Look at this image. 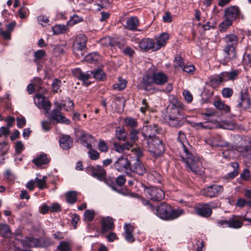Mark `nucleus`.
Returning <instances> with one entry per match:
<instances>
[{"label":"nucleus","mask_w":251,"mask_h":251,"mask_svg":"<svg viewBox=\"0 0 251 251\" xmlns=\"http://www.w3.org/2000/svg\"><path fill=\"white\" fill-rule=\"evenodd\" d=\"M177 140L180 144V156L185 163L186 167L196 174L198 173L200 171L201 163L198 155L191 152V147L188 144L185 134L179 132Z\"/></svg>","instance_id":"nucleus-1"},{"label":"nucleus","mask_w":251,"mask_h":251,"mask_svg":"<svg viewBox=\"0 0 251 251\" xmlns=\"http://www.w3.org/2000/svg\"><path fill=\"white\" fill-rule=\"evenodd\" d=\"M223 41L225 43L224 49L225 57L230 60L235 59L237 57L235 49L238 43V37L234 34H227L223 38Z\"/></svg>","instance_id":"nucleus-2"},{"label":"nucleus","mask_w":251,"mask_h":251,"mask_svg":"<svg viewBox=\"0 0 251 251\" xmlns=\"http://www.w3.org/2000/svg\"><path fill=\"white\" fill-rule=\"evenodd\" d=\"M240 73V71L238 70L223 72L219 75L213 76L210 78V82L213 87H217L222 83L236 79Z\"/></svg>","instance_id":"nucleus-3"},{"label":"nucleus","mask_w":251,"mask_h":251,"mask_svg":"<svg viewBox=\"0 0 251 251\" xmlns=\"http://www.w3.org/2000/svg\"><path fill=\"white\" fill-rule=\"evenodd\" d=\"M148 145L149 151L154 156H160L164 151V146L162 141L155 136L149 135Z\"/></svg>","instance_id":"nucleus-4"},{"label":"nucleus","mask_w":251,"mask_h":251,"mask_svg":"<svg viewBox=\"0 0 251 251\" xmlns=\"http://www.w3.org/2000/svg\"><path fill=\"white\" fill-rule=\"evenodd\" d=\"M237 141H239V143H237L235 146L236 150L242 153L244 157L245 161L247 162L248 160H251V145L250 142L240 136L237 137Z\"/></svg>","instance_id":"nucleus-5"},{"label":"nucleus","mask_w":251,"mask_h":251,"mask_svg":"<svg viewBox=\"0 0 251 251\" xmlns=\"http://www.w3.org/2000/svg\"><path fill=\"white\" fill-rule=\"evenodd\" d=\"M182 103L176 100V103L170 104L167 108V115L166 119L170 120H176L181 115V110L180 108L182 107Z\"/></svg>","instance_id":"nucleus-6"},{"label":"nucleus","mask_w":251,"mask_h":251,"mask_svg":"<svg viewBox=\"0 0 251 251\" xmlns=\"http://www.w3.org/2000/svg\"><path fill=\"white\" fill-rule=\"evenodd\" d=\"M87 38L84 34H79L75 38L73 44V52L78 57L83 55L82 51L86 47Z\"/></svg>","instance_id":"nucleus-7"},{"label":"nucleus","mask_w":251,"mask_h":251,"mask_svg":"<svg viewBox=\"0 0 251 251\" xmlns=\"http://www.w3.org/2000/svg\"><path fill=\"white\" fill-rule=\"evenodd\" d=\"M223 186L220 185H212L201 189L200 194L212 198L218 197L223 192Z\"/></svg>","instance_id":"nucleus-8"},{"label":"nucleus","mask_w":251,"mask_h":251,"mask_svg":"<svg viewBox=\"0 0 251 251\" xmlns=\"http://www.w3.org/2000/svg\"><path fill=\"white\" fill-rule=\"evenodd\" d=\"M145 192L147 197L154 201H160L165 197L164 191L155 187H145Z\"/></svg>","instance_id":"nucleus-9"},{"label":"nucleus","mask_w":251,"mask_h":251,"mask_svg":"<svg viewBox=\"0 0 251 251\" xmlns=\"http://www.w3.org/2000/svg\"><path fill=\"white\" fill-rule=\"evenodd\" d=\"M236 137L235 138V141L234 142V144L233 145H229L227 142L223 140L220 138H214L211 137L208 138L205 140V142L208 145H209L210 146L212 147H227L228 149L230 150H233L235 149V146L237 143H239V141H237V137Z\"/></svg>","instance_id":"nucleus-10"},{"label":"nucleus","mask_w":251,"mask_h":251,"mask_svg":"<svg viewBox=\"0 0 251 251\" xmlns=\"http://www.w3.org/2000/svg\"><path fill=\"white\" fill-rule=\"evenodd\" d=\"M86 172L100 181H103L106 177V172L100 166H89L86 168Z\"/></svg>","instance_id":"nucleus-11"},{"label":"nucleus","mask_w":251,"mask_h":251,"mask_svg":"<svg viewBox=\"0 0 251 251\" xmlns=\"http://www.w3.org/2000/svg\"><path fill=\"white\" fill-rule=\"evenodd\" d=\"M75 135L79 138L81 141V144L88 149L92 148L91 143L95 140L92 135L86 134L83 130H79L75 129Z\"/></svg>","instance_id":"nucleus-12"},{"label":"nucleus","mask_w":251,"mask_h":251,"mask_svg":"<svg viewBox=\"0 0 251 251\" xmlns=\"http://www.w3.org/2000/svg\"><path fill=\"white\" fill-rule=\"evenodd\" d=\"M35 105L39 108H42L45 111L46 114L49 113L51 104L49 100L45 99L44 97L40 94L36 95L34 99Z\"/></svg>","instance_id":"nucleus-13"},{"label":"nucleus","mask_w":251,"mask_h":251,"mask_svg":"<svg viewBox=\"0 0 251 251\" xmlns=\"http://www.w3.org/2000/svg\"><path fill=\"white\" fill-rule=\"evenodd\" d=\"M72 73L75 77L83 82L84 86H88L91 84L87 81L93 75L92 72H83L80 69L76 68L73 70Z\"/></svg>","instance_id":"nucleus-14"},{"label":"nucleus","mask_w":251,"mask_h":251,"mask_svg":"<svg viewBox=\"0 0 251 251\" xmlns=\"http://www.w3.org/2000/svg\"><path fill=\"white\" fill-rule=\"evenodd\" d=\"M240 12V10L238 7L231 6L225 10L224 16L225 18L233 22L239 17Z\"/></svg>","instance_id":"nucleus-15"},{"label":"nucleus","mask_w":251,"mask_h":251,"mask_svg":"<svg viewBox=\"0 0 251 251\" xmlns=\"http://www.w3.org/2000/svg\"><path fill=\"white\" fill-rule=\"evenodd\" d=\"M50 119L55 121L57 123L69 125L70 121L62 115L61 111L58 109H53L50 114Z\"/></svg>","instance_id":"nucleus-16"},{"label":"nucleus","mask_w":251,"mask_h":251,"mask_svg":"<svg viewBox=\"0 0 251 251\" xmlns=\"http://www.w3.org/2000/svg\"><path fill=\"white\" fill-rule=\"evenodd\" d=\"M131 164L127 158L123 156L120 157L114 163V167L119 172H121L124 170L129 171Z\"/></svg>","instance_id":"nucleus-17"},{"label":"nucleus","mask_w":251,"mask_h":251,"mask_svg":"<svg viewBox=\"0 0 251 251\" xmlns=\"http://www.w3.org/2000/svg\"><path fill=\"white\" fill-rule=\"evenodd\" d=\"M171 210V205L165 203H162L156 209V214L160 218L167 219Z\"/></svg>","instance_id":"nucleus-18"},{"label":"nucleus","mask_w":251,"mask_h":251,"mask_svg":"<svg viewBox=\"0 0 251 251\" xmlns=\"http://www.w3.org/2000/svg\"><path fill=\"white\" fill-rule=\"evenodd\" d=\"M251 101L247 93H241L239 100H238L237 106L246 110L251 107Z\"/></svg>","instance_id":"nucleus-19"},{"label":"nucleus","mask_w":251,"mask_h":251,"mask_svg":"<svg viewBox=\"0 0 251 251\" xmlns=\"http://www.w3.org/2000/svg\"><path fill=\"white\" fill-rule=\"evenodd\" d=\"M170 35L167 32L162 33L159 36L155 37V49L157 50L164 47L166 45V42L169 40Z\"/></svg>","instance_id":"nucleus-20"},{"label":"nucleus","mask_w":251,"mask_h":251,"mask_svg":"<svg viewBox=\"0 0 251 251\" xmlns=\"http://www.w3.org/2000/svg\"><path fill=\"white\" fill-rule=\"evenodd\" d=\"M196 211L197 214L204 217H209L212 214V210L209 203L204 204L198 207Z\"/></svg>","instance_id":"nucleus-21"},{"label":"nucleus","mask_w":251,"mask_h":251,"mask_svg":"<svg viewBox=\"0 0 251 251\" xmlns=\"http://www.w3.org/2000/svg\"><path fill=\"white\" fill-rule=\"evenodd\" d=\"M139 47L142 50H151L153 51H156L155 46V42L151 39L147 38L142 39L139 43Z\"/></svg>","instance_id":"nucleus-22"},{"label":"nucleus","mask_w":251,"mask_h":251,"mask_svg":"<svg viewBox=\"0 0 251 251\" xmlns=\"http://www.w3.org/2000/svg\"><path fill=\"white\" fill-rule=\"evenodd\" d=\"M139 25V21L136 17H131L126 22L125 27L130 30H136Z\"/></svg>","instance_id":"nucleus-23"},{"label":"nucleus","mask_w":251,"mask_h":251,"mask_svg":"<svg viewBox=\"0 0 251 251\" xmlns=\"http://www.w3.org/2000/svg\"><path fill=\"white\" fill-rule=\"evenodd\" d=\"M129 171L135 172L139 175H143L146 172V169L144 164L137 159L134 165H131Z\"/></svg>","instance_id":"nucleus-24"},{"label":"nucleus","mask_w":251,"mask_h":251,"mask_svg":"<svg viewBox=\"0 0 251 251\" xmlns=\"http://www.w3.org/2000/svg\"><path fill=\"white\" fill-rule=\"evenodd\" d=\"M154 83L157 85H163L168 81V76L162 72L154 73L152 74Z\"/></svg>","instance_id":"nucleus-25"},{"label":"nucleus","mask_w":251,"mask_h":251,"mask_svg":"<svg viewBox=\"0 0 251 251\" xmlns=\"http://www.w3.org/2000/svg\"><path fill=\"white\" fill-rule=\"evenodd\" d=\"M73 143V139L68 135L62 136L59 140L60 146L63 150L69 149L72 146Z\"/></svg>","instance_id":"nucleus-26"},{"label":"nucleus","mask_w":251,"mask_h":251,"mask_svg":"<svg viewBox=\"0 0 251 251\" xmlns=\"http://www.w3.org/2000/svg\"><path fill=\"white\" fill-rule=\"evenodd\" d=\"M102 229L103 232H106L114 227L113 220L111 218L107 217L101 219Z\"/></svg>","instance_id":"nucleus-27"},{"label":"nucleus","mask_w":251,"mask_h":251,"mask_svg":"<svg viewBox=\"0 0 251 251\" xmlns=\"http://www.w3.org/2000/svg\"><path fill=\"white\" fill-rule=\"evenodd\" d=\"M213 104L215 107L219 110L223 111L225 112H228L230 111L229 106L225 104L224 102L221 100H214Z\"/></svg>","instance_id":"nucleus-28"},{"label":"nucleus","mask_w":251,"mask_h":251,"mask_svg":"<svg viewBox=\"0 0 251 251\" xmlns=\"http://www.w3.org/2000/svg\"><path fill=\"white\" fill-rule=\"evenodd\" d=\"M22 243L24 246L29 247H38L40 244L39 241L38 239L32 237L26 238L23 240Z\"/></svg>","instance_id":"nucleus-29"},{"label":"nucleus","mask_w":251,"mask_h":251,"mask_svg":"<svg viewBox=\"0 0 251 251\" xmlns=\"http://www.w3.org/2000/svg\"><path fill=\"white\" fill-rule=\"evenodd\" d=\"M85 60L89 63H95L101 60L100 55L97 52H92L85 57Z\"/></svg>","instance_id":"nucleus-30"},{"label":"nucleus","mask_w":251,"mask_h":251,"mask_svg":"<svg viewBox=\"0 0 251 251\" xmlns=\"http://www.w3.org/2000/svg\"><path fill=\"white\" fill-rule=\"evenodd\" d=\"M32 162L36 166L40 167L42 165L48 164L49 160L46 154H41L40 156L34 159Z\"/></svg>","instance_id":"nucleus-31"},{"label":"nucleus","mask_w":251,"mask_h":251,"mask_svg":"<svg viewBox=\"0 0 251 251\" xmlns=\"http://www.w3.org/2000/svg\"><path fill=\"white\" fill-rule=\"evenodd\" d=\"M0 234L5 237H10L11 235L9 226L7 224H0Z\"/></svg>","instance_id":"nucleus-32"},{"label":"nucleus","mask_w":251,"mask_h":251,"mask_svg":"<svg viewBox=\"0 0 251 251\" xmlns=\"http://www.w3.org/2000/svg\"><path fill=\"white\" fill-rule=\"evenodd\" d=\"M116 136L119 140L125 141L126 134L123 126H118L116 129Z\"/></svg>","instance_id":"nucleus-33"},{"label":"nucleus","mask_w":251,"mask_h":251,"mask_svg":"<svg viewBox=\"0 0 251 251\" xmlns=\"http://www.w3.org/2000/svg\"><path fill=\"white\" fill-rule=\"evenodd\" d=\"M242 222L237 219L236 216H233L232 218H230L229 227L239 228L242 226Z\"/></svg>","instance_id":"nucleus-34"},{"label":"nucleus","mask_w":251,"mask_h":251,"mask_svg":"<svg viewBox=\"0 0 251 251\" xmlns=\"http://www.w3.org/2000/svg\"><path fill=\"white\" fill-rule=\"evenodd\" d=\"M109 4L107 0H96L94 4V8L97 11H100L102 9L105 8Z\"/></svg>","instance_id":"nucleus-35"},{"label":"nucleus","mask_w":251,"mask_h":251,"mask_svg":"<svg viewBox=\"0 0 251 251\" xmlns=\"http://www.w3.org/2000/svg\"><path fill=\"white\" fill-rule=\"evenodd\" d=\"M77 194L75 191H69L66 194L67 202L73 204L76 201Z\"/></svg>","instance_id":"nucleus-36"},{"label":"nucleus","mask_w":251,"mask_h":251,"mask_svg":"<svg viewBox=\"0 0 251 251\" xmlns=\"http://www.w3.org/2000/svg\"><path fill=\"white\" fill-rule=\"evenodd\" d=\"M52 29L54 34H59L64 33L67 30V27L64 25H56Z\"/></svg>","instance_id":"nucleus-37"},{"label":"nucleus","mask_w":251,"mask_h":251,"mask_svg":"<svg viewBox=\"0 0 251 251\" xmlns=\"http://www.w3.org/2000/svg\"><path fill=\"white\" fill-rule=\"evenodd\" d=\"M183 213V211L181 209H173L171 207V210L169 213V217L167 219H175L178 217Z\"/></svg>","instance_id":"nucleus-38"},{"label":"nucleus","mask_w":251,"mask_h":251,"mask_svg":"<svg viewBox=\"0 0 251 251\" xmlns=\"http://www.w3.org/2000/svg\"><path fill=\"white\" fill-rule=\"evenodd\" d=\"M232 23L233 22L225 18V20L219 25L220 32H226L227 29L232 25Z\"/></svg>","instance_id":"nucleus-39"},{"label":"nucleus","mask_w":251,"mask_h":251,"mask_svg":"<svg viewBox=\"0 0 251 251\" xmlns=\"http://www.w3.org/2000/svg\"><path fill=\"white\" fill-rule=\"evenodd\" d=\"M95 212L93 210H86L84 213L85 221L87 222L92 221L95 217Z\"/></svg>","instance_id":"nucleus-40"},{"label":"nucleus","mask_w":251,"mask_h":251,"mask_svg":"<svg viewBox=\"0 0 251 251\" xmlns=\"http://www.w3.org/2000/svg\"><path fill=\"white\" fill-rule=\"evenodd\" d=\"M113 39L114 38H112L109 36H107L100 39V43L103 46H110L114 47L115 42H114Z\"/></svg>","instance_id":"nucleus-41"},{"label":"nucleus","mask_w":251,"mask_h":251,"mask_svg":"<svg viewBox=\"0 0 251 251\" xmlns=\"http://www.w3.org/2000/svg\"><path fill=\"white\" fill-rule=\"evenodd\" d=\"M126 86V81L125 79L121 77L119 78V82L113 85L114 89L121 90L125 88Z\"/></svg>","instance_id":"nucleus-42"},{"label":"nucleus","mask_w":251,"mask_h":251,"mask_svg":"<svg viewBox=\"0 0 251 251\" xmlns=\"http://www.w3.org/2000/svg\"><path fill=\"white\" fill-rule=\"evenodd\" d=\"M83 21V18L81 17H79L76 14H74L72 16L68 22V25L72 26L76 24L81 22Z\"/></svg>","instance_id":"nucleus-43"},{"label":"nucleus","mask_w":251,"mask_h":251,"mask_svg":"<svg viewBox=\"0 0 251 251\" xmlns=\"http://www.w3.org/2000/svg\"><path fill=\"white\" fill-rule=\"evenodd\" d=\"M94 77L98 80H103L105 77V75L101 69H98L93 73Z\"/></svg>","instance_id":"nucleus-44"},{"label":"nucleus","mask_w":251,"mask_h":251,"mask_svg":"<svg viewBox=\"0 0 251 251\" xmlns=\"http://www.w3.org/2000/svg\"><path fill=\"white\" fill-rule=\"evenodd\" d=\"M184 63L183 61V59L182 57L180 56H177L175 57V62H174V67L176 69H179L181 68L182 69L183 67L184 66Z\"/></svg>","instance_id":"nucleus-45"},{"label":"nucleus","mask_w":251,"mask_h":251,"mask_svg":"<svg viewBox=\"0 0 251 251\" xmlns=\"http://www.w3.org/2000/svg\"><path fill=\"white\" fill-rule=\"evenodd\" d=\"M35 182L39 189H42L46 186V176H44L41 179L38 177L35 178Z\"/></svg>","instance_id":"nucleus-46"},{"label":"nucleus","mask_w":251,"mask_h":251,"mask_svg":"<svg viewBox=\"0 0 251 251\" xmlns=\"http://www.w3.org/2000/svg\"><path fill=\"white\" fill-rule=\"evenodd\" d=\"M69 244L65 241H62L57 247V251H70Z\"/></svg>","instance_id":"nucleus-47"},{"label":"nucleus","mask_w":251,"mask_h":251,"mask_svg":"<svg viewBox=\"0 0 251 251\" xmlns=\"http://www.w3.org/2000/svg\"><path fill=\"white\" fill-rule=\"evenodd\" d=\"M233 91L232 89L229 87H226L223 89L222 94L224 98H230L233 94Z\"/></svg>","instance_id":"nucleus-48"},{"label":"nucleus","mask_w":251,"mask_h":251,"mask_svg":"<svg viewBox=\"0 0 251 251\" xmlns=\"http://www.w3.org/2000/svg\"><path fill=\"white\" fill-rule=\"evenodd\" d=\"M61 86V81L58 79H54L52 83V89L54 92H57Z\"/></svg>","instance_id":"nucleus-49"},{"label":"nucleus","mask_w":251,"mask_h":251,"mask_svg":"<svg viewBox=\"0 0 251 251\" xmlns=\"http://www.w3.org/2000/svg\"><path fill=\"white\" fill-rule=\"evenodd\" d=\"M98 148L101 152H106L108 150L107 144L103 140L100 141Z\"/></svg>","instance_id":"nucleus-50"},{"label":"nucleus","mask_w":251,"mask_h":251,"mask_svg":"<svg viewBox=\"0 0 251 251\" xmlns=\"http://www.w3.org/2000/svg\"><path fill=\"white\" fill-rule=\"evenodd\" d=\"M143 83L146 86H150L154 83L153 76L151 77L149 75H146L143 79Z\"/></svg>","instance_id":"nucleus-51"},{"label":"nucleus","mask_w":251,"mask_h":251,"mask_svg":"<svg viewBox=\"0 0 251 251\" xmlns=\"http://www.w3.org/2000/svg\"><path fill=\"white\" fill-rule=\"evenodd\" d=\"M8 150V146L5 142L0 143V155L5 154Z\"/></svg>","instance_id":"nucleus-52"},{"label":"nucleus","mask_w":251,"mask_h":251,"mask_svg":"<svg viewBox=\"0 0 251 251\" xmlns=\"http://www.w3.org/2000/svg\"><path fill=\"white\" fill-rule=\"evenodd\" d=\"M46 55V52L43 50H39L34 53L35 61L41 59Z\"/></svg>","instance_id":"nucleus-53"},{"label":"nucleus","mask_w":251,"mask_h":251,"mask_svg":"<svg viewBox=\"0 0 251 251\" xmlns=\"http://www.w3.org/2000/svg\"><path fill=\"white\" fill-rule=\"evenodd\" d=\"M90 151L88 152L90 157L92 160H97L100 157L99 153L96 150H93L91 148L90 149Z\"/></svg>","instance_id":"nucleus-54"},{"label":"nucleus","mask_w":251,"mask_h":251,"mask_svg":"<svg viewBox=\"0 0 251 251\" xmlns=\"http://www.w3.org/2000/svg\"><path fill=\"white\" fill-rule=\"evenodd\" d=\"M183 95L184 97L185 100L188 102L190 103L192 101L193 96L188 90H184L183 92Z\"/></svg>","instance_id":"nucleus-55"},{"label":"nucleus","mask_w":251,"mask_h":251,"mask_svg":"<svg viewBox=\"0 0 251 251\" xmlns=\"http://www.w3.org/2000/svg\"><path fill=\"white\" fill-rule=\"evenodd\" d=\"M38 23L41 24L42 26H46L49 20L47 17H46L44 16H39L38 17Z\"/></svg>","instance_id":"nucleus-56"},{"label":"nucleus","mask_w":251,"mask_h":251,"mask_svg":"<svg viewBox=\"0 0 251 251\" xmlns=\"http://www.w3.org/2000/svg\"><path fill=\"white\" fill-rule=\"evenodd\" d=\"M10 133V130L8 128V126H1L0 128V137L4 135V136H7Z\"/></svg>","instance_id":"nucleus-57"},{"label":"nucleus","mask_w":251,"mask_h":251,"mask_svg":"<svg viewBox=\"0 0 251 251\" xmlns=\"http://www.w3.org/2000/svg\"><path fill=\"white\" fill-rule=\"evenodd\" d=\"M240 177L244 180H248L250 177V173L249 169H244L243 172L241 174Z\"/></svg>","instance_id":"nucleus-58"},{"label":"nucleus","mask_w":251,"mask_h":251,"mask_svg":"<svg viewBox=\"0 0 251 251\" xmlns=\"http://www.w3.org/2000/svg\"><path fill=\"white\" fill-rule=\"evenodd\" d=\"M113 149L119 153H122L124 151L123 145H120L116 142L113 144Z\"/></svg>","instance_id":"nucleus-59"},{"label":"nucleus","mask_w":251,"mask_h":251,"mask_svg":"<svg viewBox=\"0 0 251 251\" xmlns=\"http://www.w3.org/2000/svg\"><path fill=\"white\" fill-rule=\"evenodd\" d=\"M182 70L184 72L187 73L192 74L195 71V67L192 65L184 66L183 67Z\"/></svg>","instance_id":"nucleus-60"},{"label":"nucleus","mask_w":251,"mask_h":251,"mask_svg":"<svg viewBox=\"0 0 251 251\" xmlns=\"http://www.w3.org/2000/svg\"><path fill=\"white\" fill-rule=\"evenodd\" d=\"M123 52L125 54L127 55L130 57L132 56L135 53L134 51L129 47H127L126 48L124 49L123 50Z\"/></svg>","instance_id":"nucleus-61"},{"label":"nucleus","mask_w":251,"mask_h":251,"mask_svg":"<svg viewBox=\"0 0 251 251\" xmlns=\"http://www.w3.org/2000/svg\"><path fill=\"white\" fill-rule=\"evenodd\" d=\"M125 123L126 126H136L137 125V122L132 118H127L125 120Z\"/></svg>","instance_id":"nucleus-62"},{"label":"nucleus","mask_w":251,"mask_h":251,"mask_svg":"<svg viewBox=\"0 0 251 251\" xmlns=\"http://www.w3.org/2000/svg\"><path fill=\"white\" fill-rule=\"evenodd\" d=\"M0 35L5 40H9L11 38V32L7 30L6 31L0 30Z\"/></svg>","instance_id":"nucleus-63"},{"label":"nucleus","mask_w":251,"mask_h":251,"mask_svg":"<svg viewBox=\"0 0 251 251\" xmlns=\"http://www.w3.org/2000/svg\"><path fill=\"white\" fill-rule=\"evenodd\" d=\"M247 204V201L242 198H239L237 200L236 203V206L240 208H243Z\"/></svg>","instance_id":"nucleus-64"}]
</instances>
